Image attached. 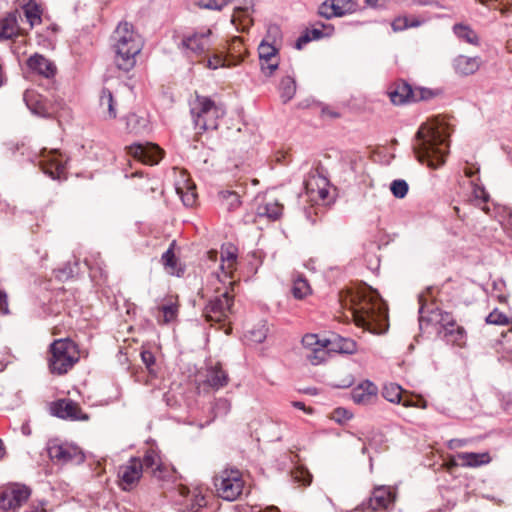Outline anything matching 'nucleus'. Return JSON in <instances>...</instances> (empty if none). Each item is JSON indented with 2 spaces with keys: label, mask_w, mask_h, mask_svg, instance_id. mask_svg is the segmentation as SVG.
<instances>
[{
  "label": "nucleus",
  "mask_w": 512,
  "mask_h": 512,
  "mask_svg": "<svg viewBox=\"0 0 512 512\" xmlns=\"http://www.w3.org/2000/svg\"><path fill=\"white\" fill-rule=\"evenodd\" d=\"M267 333L268 328L266 326V323L261 322L258 325H256L253 329L248 331L246 336L251 342L260 344L265 341Z\"/></svg>",
  "instance_id": "nucleus-44"
},
{
  "label": "nucleus",
  "mask_w": 512,
  "mask_h": 512,
  "mask_svg": "<svg viewBox=\"0 0 512 512\" xmlns=\"http://www.w3.org/2000/svg\"><path fill=\"white\" fill-rule=\"evenodd\" d=\"M221 260V270L225 274H230L237 260V249L232 245L224 247L221 253Z\"/></svg>",
  "instance_id": "nucleus-33"
},
{
  "label": "nucleus",
  "mask_w": 512,
  "mask_h": 512,
  "mask_svg": "<svg viewBox=\"0 0 512 512\" xmlns=\"http://www.w3.org/2000/svg\"><path fill=\"white\" fill-rule=\"evenodd\" d=\"M159 311L162 313V318L158 317V322L161 324H168L177 318L178 304L176 302L169 301L167 304L159 307Z\"/></svg>",
  "instance_id": "nucleus-38"
},
{
  "label": "nucleus",
  "mask_w": 512,
  "mask_h": 512,
  "mask_svg": "<svg viewBox=\"0 0 512 512\" xmlns=\"http://www.w3.org/2000/svg\"><path fill=\"white\" fill-rule=\"evenodd\" d=\"M408 184L405 180H394L390 185V190L396 198H404L408 193Z\"/></svg>",
  "instance_id": "nucleus-47"
},
{
  "label": "nucleus",
  "mask_w": 512,
  "mask_h": 512,
  "mask_svg": "<svg viewBox=\"0 0 512 512\" xmlns=\"http://www.w3.org/2000/svg\"><path fill=\"white\" fill-rule=\"evenodd\" d=\"M53 415L71 421H87L89 416L82 411L79 404L71 399H60L51 407Z\"/></svg>",
  "instance_id": "nucleus-15"
},
{
  "label": "nucleus",
  "mask_w": 512,
  "mask_h": 512,
  "mask_svg": "<svg viewBox=\"0 0 512 512\" xmlns=\"http://www.w3.org/2000/svg\"><path fill=\"white\" fill-rule=\"evenodd\" d=\"M283 206L275 199L265 200L259 204L256 213L259 217L277 220L282 215Z\"/></svg>",
  "instance_id": "nucleus-28"
},
{
  "label": "nucleus",
  "mask_w": 512,
  "mask_h": 512,
  "mask_svg": "<svg viewBox=\"0 0 512 512\" xmlns=\"http://www.w3.org/2000/svg\"><path fill=\"white\" fill-rule=\"evenodd\" d=\"M259 59L277 58V49L269 43L262 42L258 47Z\"/></svg>",
  "instance_id": "nucleus-49"
},
{
  "label": "nucleus",
  "mask_w": 512,
  "mask_h": 512,
  "mask_svg": "<svg viewBox=\"0 0 512 512\" xmlns=\"http://www.w3.org/2000/svg\"><path fill=\"white\" fill-rule=\"evenodd\" d=\"M248 6L245 7H237L234 11V14L232 16V22H235L236 18H240L242 13L248 14Z\"/></svg>",
  "instance_id": "nucleus-63"
},
{
  "label": "nucleus",
  "mask_w": 512,
  "mask_h": 512,
  "mask_svg": "<svg viewBox=\"0 0 512 512\" xmlns=\"http://www.w3.org/2000/svg\"><path fill=\"white\" fill-rule=\"evenodd\" d=\"M377 395V386L369 380L363 381L351 391V398L358 405L372 404L377 399Z\"/></svg>",
  "instance_id": "nucleus-20"
},
{
  "label": "nucleus",
  "mask_w": 512,
  "mask_h": 512,
  "mask_svg": "<svg viewBox=\"0 0 512 512\" xmlns=\"http://www.w3.org/2000/svg\"><path fill=\"white\" fill-rule=\"evenodd\" d=\"M17 18L14 14H9L0 20V38L11 39L18 34Z\"/></svg>",
  "instance_id": "nucleus-32"
},
{
  "label": "nucleus",
  "mask_w": 512,
  "mask_h": 512,
  "mask_svg": "<svg viewBox=\"0 0 512 512\" xmlns=\"http://www.w3.org/2000/svg\"><path fill=\"white\" fill-rule=\"evenodd\" d=\"M176 246V241L173 240L169 248L163 253L161 257V261L165 267V270L171 275L180 276L183 273V269L178 267V260L174 253V248Z\"/></svg>",
  "instance_id": "nucleus-30"
},
{
  "label": "nucleus",
  "mask_w": 512,
  "mask_h": 512,
  "mask_svg": "<svg viewBox=\"0 0 512 512\" xmlns=\"http://www.w3.org/2000/svg\"><path fill=\"white\" fill-rule=\"evenodd\" d=\"M486 323L493 325H508L509 319L506 314L499 311L498 309H494L486 317Z\"/></svg>",
  "instance_id": "nucleus-48"
},
{
  "label": "nucleus",
  "mask_w": 512,
  "mask_h": 512,
  "mask_svg": "<svg viewBox=\"0 0 512 512\" xmlns=\"http://www.w3.org/2000/svg\"><path fill=\"white\" fill-rule=\"evenodd\" d=\"M30 489L18 483L10 484L0 491V509L4 512L16 511L29 498Z\"/></svg>",
  "instance_id": "nucleus-8"
},
{
  "label": "nucleus",
  "mask_w": 512,
  "mask_h": 512,
  "mask_svg": "<svg viewBox=\"0 0 512 512\" xmlns=\"http://www.w3.org/2000/svg\"><path fill=\"white\" fill-rule=\"evenodd\" d=\"M332 0H325L318 8V14L325 19L336 17Z\"/></svg>",
  "instance_id": "nucleus-51"
},
{
  "label": "nucleus",
  "mask_w": 512,
  "mask_h": 512,
  "mask_svg": "<svg viewBox=\"0 0 512 512\" xmlns=\"http://www.w3.org/2000/svg\"><path fill=\"white\" fill-rule=\"evenodd\" d=\"M210 34L211 30L207 29L205 31L186 36L182 40V46L192 55L200 56L206 53L210 48Z\"/></svg>",
  "instance_id": "nucleus-18"
},
{
  "label": "nucleus",
  "mask_w": 512,
  "mask_h": 512,
  "mask_svg": "<svg viewBox=\"0 0 512 512\" xmlns=\"http://www.w3.org/2000/svg\"><path fill=\"white\" fill-rule=\"evenodd\" d=\"M279 92L283 103L290 101L296 92V83L294 78L290 76L283 77L279 84Z\"/></svg>",
  "instance_id": "nucleus-34"
},
{
  "label": "nucleus",
  "mask_w": 512,
  "mask_h": 512,
  "mask_svg": "<svg viewBox=\"0 0 512 512\" xmlns=\"http://www.w3.org/2000/svg\"><path fill=\"white\" fill-rule=\"evenodd\" d=\"M472 195H473L474 200L479 201V204L480 203L485 204L489 199V195L485 191V189L476 184H473Z\"/></svg>",
  "instance_id": "nucleus-55"
},
{
  "label": "nucleus",
  "mask_w": 512,
  "mask_h": 512,
  "mask_svg": "<svg viewBox=\"0 0 512 512\" xmlns=\"http://www.w3.org/2000/svg\"><path fill=\"white\" fill-rule=\"evenodd\" d=\"M142 476V463L138 458H131L126 465L119 467L118 477L123 490H130Z\"/></svg>",
  "instance_id": "nucleus-16"
},
{
  "label": "nucleus",
  "mask_w": 512,
  "mask_h": 512,
  "mask_svg": "<svg viewBox=\"0 0 512 512\" xmlns=\"http://www.w3.org/2000/svg\"><path fill=\"white\" fill-rule=\"evenodd\" d=\"M230 409H231L230 402L225 398H219L215 401L214 406H213L214 416L218 417V416L227 415L228 412L230 411Z\"/></svg>",
  "instance_id": "nucleus-50"
},
{
  "label": "nucleus",
  "mask_w": 512,
  "mask_h": 512,
  "mask_svg": "<svg viewBox=\"0 0 512 512\" xmlns=\"http://www.w3.org/2000/svg\"><path fill=\"white\" fill-rule=\"evenodd\" d=\"M448 344L463 347L466 343V332L462 326L455 325L446 331H438Z\"/></svg>",
  "instance_id": "nucleus-31"
},
{
  "label": "nucleus",
  "mask_w": 512,
  "mask_h": 512,
  "mask_svg": "<svg viewBox=\"0 0 512 512\" xmlns=\"http://www.w3.org/2000/svg\"><path fill=\"white\" fill-rule=\"evenodd\" d=\"M228 4V0H199L198 6L203 9L221 10Z\"/></svg>",
  "instance_id": "nucleus-52"
},
{
  "label": "nucleus",
  "mask_w": 512,
  "mask_h": 512,
  "mask_svg": "<svg viewBox=\"0 0 512 512\" xmlns=\"http://www.w3.org/2000/svg\"><path fill=\"white\" fill-rule=\"evenodd\" d=\"M48 454L52 460H56L61 463L75 462L82 463L84 461V454L82 451L71 444H58L51 442L48 445Z\"/></svg>",
  "instance_id": "nucleus-13"
},
{
  "label": "nucleus",
  "mask_w": 512,
  "mask_h": 512,
  "mask_svg": "<svg viewBox=\"0 0 512 512\" xmlns=\"http://www.w3.org/2000/svg\"><path fill=\"white\" fill-rule=\"evenodd\" d=\"M226 114L223 105L216 104L210 98L196 95L191 105V115L196 129L205 132L216 130L219 120Z\"/></svg>",
  "instance_id": "nucleus-4"
},
{
  "label": "nucleus",
  "mask_w": 512,
  "mask_h": 512,
  "mask_svg": "<svg viewBox=\"0 0 512 512\" xmlns=\"http://www.w3.org/2000/svg\"><path fill=\"white\" fill-rule=\"evenodd\" d=\"M228 374L217 364L215 366L208 367L205 375V383L218 390L228 384Z\"/></svg>",
  "instance_id": "nucleus-24"
},
{
  "label": "nucleus",
  "mask_w": 512,
  "mask_h": 512,
  "mask_svg": "<svg viewBox=\"0 0 512 512\" xmlns=\"http://www.w3.org/2000/svg\"><path fill=\"white\" fill-rule=\"evenodd\" d=\"M365 4L371 8H383L386 6L388 0H364Z\"/></svg>",
  "instance_id": "nucleus-60"
},
{
  "label": "nucleus",
  "mask_w": 512,
  "mask_h": 512,
  "mask_svg": "<svg viewBox=\"0 0 512 512\" xmlns=\"http://www.w3.org/2000/svg\"><path fill=\"white\" fill-rule=\"evenodd\" d=\"M326 350L327 356L330 353L352 354L356 351V343L352 339L332 335L326 338Z\"/></svg>",
  "instance_id": "nucleus-21"
},
{
  "label": "nucleus",
  "mask_w": 512,
  "mask_h": 512,
  "mask_svg": "<svg viewBox=\"0 0 512 512\" xmlns=\"http://www.w3.org/2000/svg\"><path fill=\"white\" fill-rule=\"evenodd\" d=\"M39 165L43 173L54 180L66 177V159L57 149L44 148L40 154Z\"/></svg>",
  "instance_id": "nucleus-9"
},
{
  "label": "nucleus",
  "mask_w": 512,
  "mask_h": 512,
  "mask_svg": "<svg viewBox=\"0 0 512 512\" xmlns=\"http://www.w3.org/2000/svg\"><path fill=\"white\" fill-rule=\"evenodd\" d=\"M302 345L307 349L306 358L312 365H319L327 359L326 338L320 339L317 334H306Z\"/></svg>",
  "instance_id": "nucleus-14"
},
{
  "label": "nucleus",
  "mask_w": 512,
  "mask_h": 512,
  "mask_svg": "<svg viewBox=\"0 0 512 512\" xmlns=\"http://www.w3.org/2000/svg\"><path fill=\"white\" fill-rule=\"evenodd\" d=\"M233 297L228 291L215 296L204 308V316L207 321L221 322L231 313Z\"/></svg>",
  "instance_id": "nucleus-11"
},
{
  "label": "nucleus",
  "mask_w": 512,
  "mask_h": 512,
  "mask_svg": "<svg viewBox=\"0 0 512 512\" xmlns=\"http://www.w3.org/2000/svg\"><path fill=\"white\" fill-rule=\"evenodd\" d=\"M129 154L135 159L148 164L155 165L162 158L163 151L155 144H133L128 147Z\"/></svg>",
  "instance_id": "nucleus-17"
},
{
  "label": "nucleus",
  "mask_w": 512,
  "mask_h": 512,
  "mask_svg": "<svg viewBox=\"0 0 512 512\" xmlns=\"http://www.w3.org/2000/svg\"><path fill=\"white\" fill-rule=\"evenodd\" d=\"M453 30L458 38L463 39L468 43L475 44L478 41L477 34L466 25L456 24L454 25Z\"/></svg>",
  "instance_id": "nucleus-43"
},
{
  "label": "nucleus",
  "mask_w": 512,
  "mask_h": 512,
  "mask_svg": "<svg viewBox=\"0 0 512 512\" xmlns=\"http://www.w3.org/2000/svg\"><path fill=\"white\" fill-rule=\"evenodd\" d=\"M310 41H312L310 37V33H307L305 31L297 40L295 43V48L298 50H301L305 45H307Z\"/></svg>",
  "instance_id": "nucleus-57"
},
{
  "label": "nucleus",
  "mask_w": 512,
  "mask_h": 512,
  "mask_svg": "<svg viewBox=\"0 0 512 512\" xmlns=\"http://www.w3.org/2000/svg\"><path fill=\"white\" fill-rule=\"evenodd\" d=\"M449 128L442 119L435 118L423 123L415 136L413 151L420 163L437 169L445 163L448 154Z\"/></svg>",
  "instance_id": "nucleus-1"
},
{
  "label": "nucleus",
  "mask_w": 512,
  "mask_h": 512,
  "mask_svg": "<svg viewBox=\"0 0 512 512\" xmlns=\"http://www.w3.org/2000/svg\"><path fill=\"white\" fill-rule=\"evenodd\" d=\"M141 463L142 470L145 468L150 470L153 476L162 478V463L159 454L155 450H147Z\"/></svg>",
  "instance_id": "nucleus-29"
},
{
  "label": "nucleus",
  "mask_w": 512,
  "mask_h": 512,
  "mask_svg": "<svg viewBox=\"0 0 512 512\" xmlns=\"http://www.w3.org/2000/svg\"><path fill=\"white\" fill-rule=\"evenodd\" d=\"M186 507L189 512H201L207 505L205 496L199 490H194L191 497L187 500Z\"/></svg>",
  "instance_id": "nucleus-39"
},
{
  "label": "nucleus",
  "mask_w": 512,
  "mask_h": 512,
  "mask_svg": "<svg viewBox=\"0 0 512 512\" xmlns=\"http://www.w3.org/2000/svg\"><path fill=\"white\" fill-rule=\"evenodd\" d=\"M0 312L3 315H6L9 313L8 303H7V295L2 291H0Z\"/></svg>",
  "instance_id": "nucleus-59"
},
{
  "label": "nucleus",
  "mask_w": 512,
  "mask_h": 512,
  "mask_svg": "<svg viewBox=\"0 0 512 512\" xmlns=\"http://www.w3.org/2000/svg\"><path fill=\"white\" fill-rule=\"evenodd\" d=\"M402 394V387L396 383H388L384 385L382 390L383 397L391 403H401L403 396Z\"/></svg>",
  "instance_id": "nucleus-37"
},
{
  "label": "nucleus",
  "mask_w": 512,
  "mask_h": 512,
  "mask_svg": "<svg viewBox=\"0 0 512 512\" xmlns=\"http://www.w3.org/2000/svg\"><path fill=\"white\" fill-rule=\"evenodd\" d=\"M351 313L357 326L373 334H382L388 329V311L379 294L363 290L351 295Z\"/></svg>",
  "instance_id": "nucleus-2"
},
{
  "label": "nucleus",
  "mask_w": 512,
  "mask_h": 512,
  "mask_svg": "<svg viewBox=\"0 0 512 512\" xmlns=\"http://www.w3.org/2000/svg\"><path fill=\"white\" fill-rule=\"evenodd\" d=\"M413 3L416 5H420V6H432V5L439 6V4L436 0H413Z\"/></svg>",
  "instance_id": "nucleus-64"
},
{
  "label": "nucleus",
  "mask_w": 512,
  "mask_h": 512,
  "mask_svg": "<svg viewBox=\"0 0 512 512\" xmlns=\"http://www.w3.org/2000/svg\"><path fill=\"white\" fill-rule=\"evenodd\" d=\"M457 458L461 461L460 464L463 467H479L491 462V457L488 452H461L457 454Z\"/></svg>",
  "instance_id": "nucleus-25"
},
{
  "label": "nucleus",
  "mask_w": 512,
  "mask_h": 512,
  "mask_svg": "<svg viewBox=\"0 0 512 512\" xmlns=\"http://www.w3.org/2000/svg\"><path fill=\"white\" fill-rule=\"evenodd\" d=\"M112 42L117 68L125 72L133 69L136 56L143 48L142 38L134 30L133 25L126 21L120 22L113 32Z\"/></svg>",
  "instance_id": "nucleus-3"
},
{
  "label": "nucleus",
  "mask_w": 512,
  "mask_h": 512,
  "mask_svg": "<svg viewBox=\"0 0 512 512\" xmlns=\"http://www.w3.org/2000/svg\"><path fill=\"white\" fill-rule=\"evenodd\" d=\"M393 501L394 496L390 489L386 486H380L373 490L367 502L361 504V509H370L371 511L386 509Z\"/></svg>",
  "instance_id": "nucleus-19"
},
{
  "label": "nucleus",
  "mask_w": 512,
  "mask_h": 512,
  "mask_svg": "<svg viewBox=\"0 0 512 512\" xmlns=\"http://www.w3.org/2000/svg\"><path fill=\"white\" fill-rule=\"evenodd\" d=\"M401 404L405 407H420L422 409L426 408V404L425 402L423 401L422 405H418L416 402H414L411 398L409 397H403L402 396V401H401Z\"/></svg>",
  "instance_id": "nucleus-61"
},
{
  "label": "nucleus",
  "mask_w": 512,
  "mask_h": 512,
  "mask_svg": "<svg viewBox=\"0 0 512 512\" xmlns=\"http://www.w3.org/2000/svg\"><path fill=\"white\" fill-rule=\"evenodd\" d=\"M23 10L31 27L41 22V10L37 4L30 2L23 7Z\"/></svg>",
  "instance_id": "nucleus-42"
},
{
  "label": "nucleus",
  "mask_w": 512,
  "mask_h": 512,
  "mask_svg": "<svg viewBox=\"0 0 512 512\" xmlns=\"http://www.w3.org/2000/svg\"><path fill=\"white\" fill-rule=\"evenodd\" d=\"M48 358L49 370L52 374H66L79 360L77 345L70 339H58L50 345Z\"/></svg>",
  "instance_id": "nucleus-5"
},
{
  "label": "nucleus",
  "mask_w": 512,
  "mask_h": 512,
  "mask_svg": "<svg viewBox=\"0 0 512 512\" xmlns=\"http://www.w3.org/2000/svg\"><path fill=\"white\" fill-rule=\"evenodd\" d=\"M219 196L222 199V204L230 211L238 208L241 204L240 195L235 191L222 190L219 192Z\"/></svg>",
  "instance_id": "nucleus-40"
},
{
  "label": "nucleus",
  "mask_w": 512,
  "mask_h": 512,
  "mask_svg": "<svg viewBox=\"0 0 512 512\" xmlns=\"http://www.w3.org/2000/svg\"><path fill=\"white\" fill-rule=\"evenodd\" d=\"M259 60H260L261 70L266 76H271L274 73V71L278 68L277 58H272V60H268V59H259Z\"/></svg>",
  "instance_id": "nucleus-53"
},
{
  "label": "nucleus",
  "mask_w": 512,
  "mask_h": 512,
  "mask_svg": "<svg viewBox=\"0 0 512 512\" xmlns=\"http://www.w3.org/2000/svg\"><path fill=\"white\" fill-rule=\"evenodd\" d=\"M291 476L295 482L303 486H308L312 482V475L307 469L303 467H297L296 469H294L291 472Z\"/></svg>",
  "instance_id": "nucleus-46"
},
{
  "label": "nucleus",
  "mask_w": 512,
  "mask_h": 512,
  "mask_svg": "<svg viewBox=\"0 0 512 512\" xmlns=\"http://www.w3.org/2000/svg\"><path fill=\"white\" fill-rule=\"evenodd\" d=\"M24 101L33 114L40 117L50 116L47 104L41 95L34 91H26L24 94Z\"/></svg>",
  "instance_id": "nucleus-23"
},
{
  "label": "nucleus",
  "mask_w": 512,
  "mask_h": 512,
  "mask_svg": "<svg viewBox=\"0 0 512 512\" xmlns=\"http://www.w3.org/2000/svg\"><path fill=\"white\" fill-rule=\"evenodd\" d=\"M291 292L294 298L301 300L311 294V287L305 278L297 276L293 279Z\"/></svg>",
  "instance_id": "nucleus-36"
},
{
  "label": "nucleus",
  "mask_w": 512,
  "mask_h": 512,
  "mask_svg": "<svg viewBox=\"0 0 512 512\" xmlns=\"http://www.w3.org/2000/svg\"><path fill=\"white\" fill-rule=\"evenodd\" d=\"M418 300L420 304L419 320L421 323L427 321L428 323L436 324L439 326L438 331H446L451 327H455L457 323L450 313L442 311L439 308L429 310L423 294L419 295Z\"/></svg>",
  "instance_id": "nucleus-10"
},
{
  "label": "nucleus",
  "mask_w": 512,
  "mask_h": 512,
  "mask_svg": "<svg viewBox=\"0 0 512 512\" xmlns=\"http://www.w3.org/2000/svg\"><path fill=\"white\" fill-rule=\"evenodd\" d=\"M309 200L315 204L325 202L329 196V180L318 171H313L304 182Z\"/></svg>",
  "instance_id": "nucleus-12"
},
{
  "label": "nucleus",
  "mask_w": 512,
  "mask_h": 512,
  "mask_svg": "<svg viewBox=\"0 0 512 512\" xmlns=\"http://www.w3.org/2000/svg\"><path fill=\"white\" fill-rule=\"evenodd\" d=\"M99 106L104 119L111 120L117 117L115 100L109 89L103 88L100 94Z\"/></svg>",
  "instance_id": "nucleus-27"
},
{
  "label": "nucleus",
  "mask_w": 512,
  "mask_h": 512,
  "mask_svg": "<svg viewBox=\"0 0 512 512\" xmlns=\"http://www.w3.org/2000/svg\"><path fill=\"white\" fill-rule=\"evenodd\" d=\"M146 127V120L134 113L126 117V129L130 133L138 134Z\"/></svg>",
  "instance_id": "nucleus-41"
},
{
  "label": "nucleus",
  "mask_w": 512,
  "mask_h": 512,
  "mask_svg": "<svg viewBox=\"0 0 512 512\" xmlns=\"http://www.w3.org/2000/svg\"><path fill=\"white\" fill-rule=\"evenodd\" d=\"M480 67V59L478 57H469L459 55L454 60V68L461 75H471Z\"/></svg>",
  "instance_id": "nucleus-26"
},
{
  "label": "nucleus",
  "mask_w": 512,
  "mask_h": 512,
  "mask_svg": "<svg viewBox=\"0 0 512 512\" xmlns=\"http://www.w3.org/2000/svg\"><path fill=\"white\" fill-rule=\"evenodd\" d=\"M322 27L325 28V29L328 28L329 32L324 34L323 31L321 29H319V28H313V29H310V30L308 29L306 31H307V33H310V37H311L312 40H318V39H321L324 36H329L332 33V31H333V28L331 26H326V25L322 24Z\"/></svg>",
  "instance_id": "nucleus-56"
},
{
  "label": "nucleus",
  "mask_w": 512,
  "mask_h": 512,
  "mask_svg": "<svg viewBox=\"0 0 512 512\" xmlns=\"http://www.w3.org/2000/svg\"><path fill=\"white\" fill-rule=\"evenodd\" d=\"M387 93L391 102L395 105L429 100L435 96L434 91L423 87L412 88L411 85L405 81L394 83Z\"/></svg>",
  "instance_id": "nucleus-7"
},
{
  "label": "nucleus",
  "mask_w": 512,
  "mask_h": 512,
  "mask_svg": "<svg viewBox=\"0 0 512 512\" xmlns=\"http://www.w3.org/2000/svg\"><path fill=\"white\" fill-rule=\"evenodd\" d=\"M141 359L147 368H150L155 363V357L150 351L141 352Z\"/></svg>",
  "instance_id": "nucleus-58"
},
{
  "label": "nucleus",
  "mask_w": 512,
  "mask_h": 512,
  "mask_svg": "<svg viewBox=\"0 0 512 512\" xmlns=\"http://www.w3.org/2000/svg\"><path fill=\"white\" fill-rule=\"evenodd\" d=\"M28 67L38 74L50 78L56 73V66L52 61L40 54H34L27 61Z\"/></svg>",
  "instance_id": "nucleus-22"
},
{
  "label": "nucleus",
  "mask_w": 512,
  "mask_h": 512,
  "mask_svg": "<svg viewBox=\"0 0 512 512\" xmlns=\"http://www.w3.org/2000/svg\"><path fill=\"white\" fill-rule=\"evenodd\" d=\"M176 192L182 199V202L185 206H193L196 202V192L195 187L190 184H186V191H184V187L176 186Z\"/></svg>",
  "instance_id": "nucleus-45"
},
{
  "label": "nucleus",
  "mask_w": 512,
  "mask_h": 512,
  "mask_svg": "<svg viewBox=\"0 0 512 512\" xmlns=\"http://www.w3.org/2000/svg\"><path fill=\"white\" fill-rule=\"evenodd\" d=\"M425 21H426V19H424V18L411 17V18H409V27H410V28H416V27H419V26H421Z\"/></svg>",
  "instance_id": "nucleus-62"
},
{
  "label": "nucleus",
  "mask_w": 512,
  "mask_h": 512,
  "mask_svg": "<svg viewBox=\"0 0 512 512\" xmlns=\"http://www.w3.org/2000/svg\"><path fill=\"white\" fill-rule=\"evenodd\" d=\"M391 28L394 32L404 31L409 27V17L407 16H397L391 23Z\"/></svg>",
  "instance_id": "nucleus-54"
},
{
  "label": "nucleus",
  "mask_w": 512,
  "mask_h": 512,
  "mask_svg": "<svg viewBox=\"0 0 512 512\" xmlns=\"http://www.w3.org/2000/svg\"><path fill=\"white\" fill-rule=\"evenodd\" d=\"M214 486L220 498L234 501L244 489L242 473L238 469H224L214 477Z\"/></svg>",
  "instance_id": "nucleus-6"
},
{
  "label": "nucleus",
  "mask_w": 512,
  "mask_h": 512,
  "mask_svg": "<svg viewBox=\"0 0 512 512\" xmlns=\"http://www.w3.org/2000/svg\"><path fill=\"white\" fill-rule=\"evenodd\" d=\"M336 17H343L348 14L355 13L358 10L356 0H332Z\"/></svg>",
  "instance_id": "nucleus-35"
}]
</instances>
